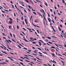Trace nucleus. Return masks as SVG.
<instances>
[{
	"instance_id": "nucleus-38",
	"label": "nucleus",
	"mask_w": 66,
	"mask_h": 66,
	"mask_svg": "<svg viewBox=\"0 0 66 66\" xmlns=\"http://www.w3.org/2000/svg\"><path fill=\"white\" fill-rule=\"evenodd\" d=\"M28 7L29 9H31V6H28Z\"/></svg>"
},
{
	"instance_id": "nucleus-15",
	"label": "nucleus",
	"mask_w": 66,
	"mask_h": 66,
	"mask_svg": "<svg viewBox=\"0 0 66 66\" xmlns=\"http://www.w3.org/2000/svg\"><path fill=\"white\" fill-rule=\"evenodd\" d=\"M35 34H36V35H37V36H39V35H37V33L36 32H35Z\"/></svg>"
},
{
	"instance_id": "nucleus-31",
	"label": "nucleus",
	"mask_w": 66,
	"mask_h": 66,
	"mask_svg": "<svg viewBox=\"0 0 66 66\" xmlns=\"http://www.w3.org/2000/svg\"><path fill=\"white\" fill-rule=\"evenodd\" d=\"M13 36L14 37V38H16V37H15V35L13 34Z\"/></svg>"
},
{
	"instance_id": "nucleus-13",
	"label": "nucleus",
	"mask_w": 66,
	"mask_h": 66,
	"mask_svg": "<svg viewBox=\"0 0 66 66\" xmlns=\"http://www.w3.org/2000/svg\"><path fill=\"white\" fill-rule=\"evenodd\" d=\"M19 63L21 64V65H23V66H24V65L23 64V63L22 62H19Z\"/></svg>"
},
{
	"instance_id": "nucleus-42",
	"label": "nucleus",
	"mask_w": 66,
	"mask_h": 66,
	"mask_svg": "<svg viewBox=\"0 0 66 66\" xmlns=\"http://www.w3.org/2000/svg\"><path fill=\"white\" fill-rule=\"evenodd\" d=\"M3 64H7V63H6V62H3Z\"/></svg>"
},
{
	"instance_id": "nucleus-55",
	"label": "nucleus",
	"mask_w": 66,
	"mask_h": 66,
	"mask_svg": "<svg viewBox=\"0 0 66 66\" xmlns=\"http://www.w3.org/2000/svg\"><path fill=\"white\" fill-rule=\"evenodd\" d=\"M12 41H13V42H15V41L13 39H12Z\"/></svg>"
},
{
	"instance_id": "nucleus-33",
	"label": "nucleus",
	"mask_w": 66,
	"mask_h": 66,
	"mask_svg": "<svg viewBox=\"0 0 66 66\" xmlns=\"http://www.w3.org/2000/svg\"><path fill=\"white\" fill-rule=\"evenodd\" d=\"M8 49H10V50H12V49H11V48H10L9 47H8Z\"/></svg>"
},
{
	"instance_id": "nucleus-45",
	"label": "nucleus",
	"mask_w": 66,
	"mask_h": 66,
	"mask_svg": "<svg viewBox=\"0 0 66 66\" xmlns=\"http://www.w3.org/2000/svg\"><path fill=\"white\" fill-rule=\"evenodd\" d=\"M52 37H54V38H57V37H55L53 36H52Z\"/></svg>"
},
{
	"instance_id": "nucleus-26",
	"label": "nucleus",
	"mask_w": 66,
	"mask_h": 66,
	"mask_svg": "<svg viewBox=\"0 0 66 66\" xmlns=\"http://www.w3.org/2000/svg\"><path fill=\"white\" fill-rule=\"evenodd\" d=\"M54 45H56V46H57V47H59V46H58V45L57 44H55Z\"/></svg>"
},
{
	"instance_id": "nucleus-19",
	"label": "nucleus",
	"mask_w": 66,
	"mask_h": 66,
	"mask_svg": "<svg viewBox=\"0 0 66 66\" xmlns=\"http://www.w3.org/2000/svg\"><path fill=\"white\" fill-rule=\"evenodd\" d=\"M25 1L26 2H27V3H29V2L27 0H25Z\"/></svg>"
},
{
	"instance_id": "nucleus-12",
	"label": "nucleus",
	"mask_w": 66,
	"mask_h": 66,
	"mask_svg": "<svg viewBox=\"0 0 66 66\" xmlns=\"http://www.w3.org/2000/svg\"><path fill=\"white\" fill-rule=\"evenodd\" d=\"M47 38L48 39H51V38L50 37H47Z\"/></svg>"
},
{
	"instance_id": "nucleus-35",
	"label": "nucleus",
	"mask_w": 66,
	"mask_h": 66,
	"mask_svg": "<svg viewBox=\"0 0 66 66\" xmlns=\"http://www.w3.org/2000/svg\"><path fill=\"white\" fill-rule=\"evenodd\" d=\"M29 40V41H30V42H34V40Z\"/></svg>"
},
{
	"instance_id": "nucleus-52",
	"label": "nucleus",
	"mask_w": 66,
	"mask_h": 66,
	"mask_svg": "<svg viewBox=\"0 0 66 66\" xmlns=\"http://www.w3.org/2000/svg\"><path fill=\"white\" fill-rule=\"evenodd\" d=\"M40 6H41V7H42V8H43V6H42V5H40Z\"/></svg>"
},
{
	"instance_id": "nucleus-60",
	"label": "nucleus",
	"mask_w": 66,
	"mask_h": 66,
	"mask_svg": "<svg viewBox=\"0 0 66 66\" xmlns=\"http://www.w3.org/2000/svg\"><path fill=\"white\" fill-rule=\"evenodd\" d=\"M30 2H32V4H33V2H32V1L31 0H30Z\"/></svg>"
},
{
	"instance_id": "nucleus-59",
	"label": "nucleus",
	"mask_w": 66,
	"mask_h": 66,
	"mask_svg": "<svg viewBox=\"0 0 66 66\" xmlns=\"http://www.w3.org/2000/svg\"><path fill=\"white\" fill-rule=\"evenodd\" d=\"M1 11H2V12L3 13H5V12L4 11H3L2 10Z\"/></svg>"
},
{
	"instance_id": "nucleus-28",
	"label": "nucleus",
	"mask_w": 66,
	"mask_h": 66,
	"mask_svg": "<svg viewBox=\"0 0 66 66\" xmlns=\"http://www.w3.org/2000/svg\"><path fill=\"white\" fill-rule=\"evenodd\" d=\"M60 27H61V28H62L63 27V26H62V25H60Z\"/></svg>"
},
{
	"instance_id": "nucleus-29",
	"label": "nucleus",
	"mask_w": 66,
	"mask_h": 66,
	"mask_svg": "<svg viewBox=\"0 0 66 66\" xmlns=\"http://www.w3.org/2000/svg\"><path fill=\"white\" fill-rule=\"evenodd\" d=\"M51 48H53L54 49H55V47H51Z\"/></svg>"
},
{
	"instance_id": "nucleus-54",
	"label": "nucleus",
	"mask_w": 66,
	"mask_h": 66,
	"mask_svg": "<svg viewBox=\"0 0 66 66\" xmlns=\"http://www.w3.org/2000/svg\"><path fill=\"white\" fill-rule=\"evenodd\" d=\"M14 16H16V14H15V13H14Z\"/></svg>"
},
{
	"instance_id": "nucleus-49",
	"label": "nucleus",
	"mask_w": 66,
	"mask_h": 66,
	"mask_svg": "<svg viewBox=\"0 0 66 66\" xmlns=\"http://www.w3.org/2000/svg\"><path fill=\"white\" fill-rule=\"evenodd\" d=\"M50 11H51V12H52V10L51 9H50Z\"/></svg>"
},
{
	"instance_id": "nucleus-20",
	"label": "nucleus",
	"mask_w": 66,
	"mask_h": 66,
	"mask_svg": "<svg viewBox=\"0 0 66 66\" xmlns=\"http://www.w3.org/2000/svg\"><path fill=\"white\" fill-rule=\"evenodd\" d=\"M62 3H65V1H64V0H62Z\"/></svg>"
},
{
	"instance_id": "nucleus-48",
	"label": "nucleus",
	"mask_w": 66,
	"mask_h": 66,
	"mask_svg": "<svg viewBox=\"0 0 66 66\" xmlns=\"http://www.w3.org/2000/svg\"><path fill=\"white\" fill-rule=\"evenodd\" d=\"M48 43H50V44H52V43H51L50 42H48Z\"/></svg>"
},
{
	"instance_id": "nucleus-18",
	"label": "nucleus",
	"mask_w": 66,
	"mask_h": 66,
	"mask_svg": "<svg viewBox=\"0 0 66 66\" xmlns=\"http://www.w3.org/2000/svg\"><path fill=\"white\" fill-rule=\"evenodd\" d=\"M36 1L38 2H40V3H41V2H40V1L39 0H36Z\"/></svg>"
},
{
	"instance_id": "nucleus-21",
	"label": "nucleus",
	"mask_w": 66,
	"mask_h": 66,
	"mask_svg": "<svg viewBox=\"0 0 66 66\" xmlns=\"http://www.w3.org/2000/svg\"><path fill=\"white\" fill-rule=\"evenodd\" d=\"M11 27H12V26H9V29H12L11 28Z\"/></svg>"
},
{
	"instance_id": "nucleus-47",
	"label": "nucleus",
	"mask_w": 66,
	"mask_h": 66,
	"mask_svg": "<svg viewBox=\"0 0 66 66\" xmlns=\"http://www.w3.org/2000/svg\"><path fill=\"white\" fill-rule=\"evenodd\" d=\"M8 41H9V42H10V43H11V40L9 39L8 40Z\"/></svg>"
},
{
	"instance_id": "nucleus-37",
	"label": "nucleus",
	"mask_w": 66,
	"mask_h": 66,
	"mask_svg": "<svg viewBox=\"0 0 66 66\" xmlns=\"http://www.w3.org/2000/svg\"><path fill=\"white\" fill-rule=\"evenodd\" d=\"M42 10L43 12L44 13L45 12L44 11V10H43V9H42Z\"/></svg>"
},
{
	"instance_id": "nucleus-62",
	"label": "nucleus",
	"mask_w": 66,
	"mask_h": 66,
	"mask_svg": "<svg viewBox=\"0 0 66 66\" xmlns=\"http://www.w3.org/2000/svg\"><path fill=\"white\" fill-rule=\"evenodd\" d=\"M35 46H37V47H39V46L37 44H36Z\"/></svg>"
},
{
	"instance_id": "nucleus-61",
	"label": "nucleus",
	"mask_w": 66,
	"mask_h": 66,
	"mask_svg": "<svg viewBox=\"0 0 66 66\" xmlns=\"http://www.w3.org/2000/svg\"><path fill=\"white\" fill-rule=\"evenodd\" d=\"M23 29L25 31H26V29H25V28H23Z\"/></svg>"
},
{
	"instance_id": "nucleus-16",
	"label": "nucleus",
	"mask_w": 66,
	"mask_h": 66,
	"mask_svg": "<svg viewBox=\"0 0 66 66\" xmlns=\"http://www.w3.org/2000/svg\"><path fill=\"white\" fill-rule=\"evenodd\" d=\"M45 4L46 5V6H48V4L46 3L45 2Z\"/></svg>"
},
{
	"instance_id": "nucleus-27",
	"label": "nucleus",
	"mask_w": 66,
	"mask_h": 66,
	"mask_svg": "<svg viewBox=\"0 0 66 66\" xmlns=\"http://www.w3.org/2000/svg\"><path fill=\"white\" fill-rule=\"evenodd\" d=\"M61 13H59V12H58V14L59 15H61Z\"/></svg>"
},
{
	"instance_id": "nucleus-7",
	"label": "nucleus",
	"mask_w": 66,
	"mask_h": 66,
	"mask_svg": "<svg viewBox=\"0 0 66 66\" xmlns=\"http://www.w3.org/2000/svg\"><path fill=\"white\" fill-rule=\"evenodd\" d=\"M48 21H49V22H51V21H50V20H51L50 19V18H48Z\"/></svg>"
},
{
	"instance_id": "nucleus-9",
	"label": "nucleus",
	"mask_w": 66,
	"mask_h": 66,
	"mask_svg": "<svg viewBox=\"0 0 66 66\" xmlns=\"http://www.w3.org/2000/svg\"><path fill=\"white\" fill-rule=\"evenodd\" d=\"M9 23H10V24H12V21H9Z\"/></svg>"
},
{
	"instance_id": "nucleus-4",
	"label": "nucleus",
	"mask_w": 66,
	"mask_h": 66,
	"mask_svg": "<svg viewBox=\"0 0 66 66\" xmlns=\"http://www.w3.org/2000/svg\"><path fill=\"white\" fill-rule=\"evenodd\" d=\"M1 51V52H3V53H5V54H7V53H6L5 52H3V51Z\"/></svg>"
},
{
	"instance_id": "nucleus-3",
	"label": "nucleus",
	"mask_w": 66,
	"mask_h": 66,
	"mask_svg": "<svg viewBox=\"0 0 66 66\" xmlns=\"http://www.w3.org/2000/svg\"><path fill=\"white\" fill-rule=\"evenodd\" d=\"M38 14L40 16H41L42 18H43V15H41V14L39 13V12H37Z\"/></svg>"
},
{
	"instance_id": "nucleus-2",
	"label": "nucleus",
	"mask_w": 66,
	"mask_h": 66,
	"mask_svg": "<svg viewBox=\"0 0 66 66\" xmlns=\"http://www.w3.org/2000/svg\"><path fill=\"white\" fill-rule=\"evenodd\" d=\"M25 21L26 22V24H28V22H27V19H25Z\"/></svg>"
},
{
	"instance_id": "nucleus-43",
	"label": "nucleus",
	"mask_w": 66,
	"mask_h": 66,
	"mask_svg": "<svg viewBox=\"0 0 66 66\" xmlns=\"http://www.w3.org/2000/svg\"><path fill=\"white\" fill-rule=\"evenodd\" d=\"M16 27H17V29H19V26H17Z\"/></svg>"
},
{
	"instance_id": "nucleus-5",
	"label": "nucleus",
	"mask_w": 66,
	"mask_h": 66,
	"mask_svg": "<svg viewBox=\"0 0 66 66\" xmlns=\"http://www.w3.org/2000/svg\"><path fill=\"white\" fill-rule=\"evenodd\" d=\"M8 57V58H9V59H10V60H11V61H13L14 60H13V59H12L10 57Z\"/></svg>"
},
{
	"instance_id": "nucleus-1",
	"label": "nucleus",
	"mask_w": 66,
	"mask_h": 66,
	"mask_svg": "<svg viewBox=\"0 0 66 66\" xmlns=\"http://www.w3.org/2000/svg\"><path fill=\"white\" fill-rule=\"evenodd\" d=\"M29 39H31V40H32V39H33V40H37L36 39V38H35L34 39H33V38H32V37H30L29 38Z\"/></svg>"
},
{
	"instance_id": "nucleus-6",
	"label": "nucleus",
	"mask_w": 66,
	"mask_h": 66,
	"mask_svg": "<svg viewBox=\"0 0 66 66\" xmlns=\"http://www.w3.org/2000/svg\"><path fill=\"white\" fill-rule=\"evenodd\" d=\"M39 43V44L40 46H41V45H42V44L41 43V42L39 41L38 42Z\"/></svg>"
},
{
	"instance_id": "nucleus-30",
	"label": "nucleus",
	"mask_w": 66,
	"mask_h": 66,
	"mask_svg": "<svg viewBox=\"0 0 66 66\" xmlns=\"http://www.w3.org/2000/svg\"><path fill=\"white\" fill-rule=\"evenodd\" d=\"M47 14H48V16L49 17H50V15H49V13H47Z\"/></svg>"
},
{
	"instance_id": "nucleus-11",
	"label": "nucleus",
	"mask_w": 66,
	"mask_h": 66,
	"mask_svg": "<svg viewBox=\"0 0 66 66\" xmlns=\"http://www.w3.org/2000/svg\"><path fill=\"white\" fill-rule=\"evenodd\" d=\"M23 40L25 41H26V42H29V41H28L26 39H23Z\"/></svg>"
},
{
	"instance_id": "nucleus-34",
	"label": "nucleus",
	"mask_w": 66,
	"mask_h": 66,
	"mask_svg": "<svg viewBox=\"0 0 66 66\" xmlns=\"http://www.w3.org/2000/svg\"><path fill=\"white\" fill-rule=\"evenodd\" d=\"M10 53H11V54H13V55H14V53H12L10 52Z\"/></svg>"
},
{
	"instance_id": "nucleus-40",
	"label": "nucleus",
	"mask_w": 66,
	"mask_h": 66,
	"mask_svg": "<svg viewBox=\"0 0 66 66\" xmlns=\"http://www.w3.org/2000/svg\"><path fill=\"white\" fill-rule=\"evenodd\" d=\"M37 48L39 49V50H42V49H41L38 48V47H37Z\"/></svg>"
},
{
	"instance_id": "nucleus-32",
	"label": "nucleus",
	"mask_w": 66,
	"mask_h": 66,
	"mask_svg": "<svg viewBox=\"0 0 66 66\" xmlns=\"http://www.w3.org/2000/svg\"><path fill=\"white\" fill-rule=\"evenodd\" d=\"M12 7L14 9H15V8H14V5H13V4H12Z\"/></svg>"
},
{
	"instance_id": "nucleus-51",
	"label": "nucleus",
	"mask_w": 66,
	"mask_h": 66,
	"mask_svg": "<svg viewBox=\"0 0 66 66\" xmlns=\"http://www.w3.org/2000/svg\"><path fill=\"white\" fill-rule=\"evenodd\" d=\"M37 32L38 33H39V31H38V30H37Z\"/></svg>"
},
{
	"instance_id": "nucleus-41",
	"label": "nucleus",
	"mask_w": 66,
	"mask_h": 66,
	"mask_svg": "<svg viewBox=\"0 0 66 66\" xmlns=\"http://www.w3.org/2000/svg\"><path fill=\"white\" fill-rule=\"evenodd\" d=\"M4 10L5 11H6L7 12H9V11L7 10H6L5 9H4Z\"/></svg>"
},
{
	"instance_id": "nucleus-46",
	"label": "nucleus",
	"mask_w": 66,
	"mask_h": 66,
	"mask_svg": "<svg viewBox=\"0 0 66 66\" xmlns=\"http://www.w3.org/2000/svg\"><path fill=\"white\" fill-rule=\"evenodd\" d=\"M62 55H65V56H66V54H64V53H63V54H62Z\"/></svg>"
},
{
	"instance_id": "nucleus-64",
	"label": "nucleus",
	"mask_w": 66,
	"mask_h": 66,
	"mask_svg": "<svg viewBox=\"0 0 66 66\" xmlns=\"http://www.w3.org/2000/svg\"><path fill=\"white\" fill-rule=\"evenodd\" d=\"M64 47L66 48V44H65V45L64 46Z\"/></svg>"
},
{
	"instance_id": "nucleus-24",
	"label": "nucleus",
	"mask_w": 66,
	"mask_h": 66,
	"mask_svg": "<svg viewBox=\"0 0 66 66\" xmlns=\"http://www.w3.org/2000/svg\"><path fill=\"white\" fill-rule=\"evenodd\" d=\"M18 46L19 47L20 49L21 48V47H20V45H18Z\"/></svg>"
},
{
	"instance_id": "nucleus-39",
	"label": "nucleus",
	"mask_w": 66,
	"mask_h": 66,
	"mask_svg": "<svg viewBox=\"0 0 66 66\" xmlns=\"http://www.w3.org/2000/svg\"><path fill=\"white\" fill-rule=\"evenodd\" d=\"M52 55H53V56H54V54L53 53V54H52Z\"/></svg>"
},
{
	"instance_id": "nucleus-44",
	"label": "nucleus",
	"mask_w": 66,
	"mask_h": 66,
	"mask_svg": "<svg viewBox=\"0 0 66 66\" xmlns=\"http://www.w3.org/2000/svg\"><path fill=\"white\" fill-rule=\"evenodd\" d=\"M32 24H33V25L34 26H35V27H36V26L35 25H34V24H33V23H32Z\"/></svg>"
},
{
	"instance_id": "nucleus-22",
	"label": "nucleus",
	"mask_w": 66,
	"mask_h": 66,
	"mask_svg": "<svg viewBox=\"0 0 66 66\" xmlns=\"http://www.w3.org/2000/svg\"><path fill=\"white\" fill-rule=\"evenodd\" d=\"M33 13L34 14H35V15H36V12H33Z\"/></svg>"
},
{
	"instance_id": "nucleus-56",
	"label": "nucleus",
	"mask_w": 66,
	"mask_h": 66,
	"mask_svg": "<svg viewBox=\"0 0 66 66\" xmlns=\"http://www.w3.org/2000/svg\"><path fill=\"white\" fill-rule=\"evenodd\" d=\"M38 53L39 54H43L42 53H40V52H38Z\"/></svg>"
},
{
	"instance_id": "nucleus-23",
	"label": "nucleus",
	"mask_w": 66,
	"mask_h": 66,
	"mask_svg": "<svg viewBox=\"0 0 66 66\" xmlns=\"http://www.w3.org/2000/svg\"><path fill=\"white\" fill-rule=\"evenodd\" d=\"M10 34L11 36V37H12V34H11V33H10Z\"/></svg>"
},
{
	"instance_id": "nucleus-63",
	"label": "nucleus",
	"mask_w": 66,
	"mask_h": 66,
	"mask_svg": "<svg viewBox=\"0 0 66 66\" xmlns=\"http://www.w3.org/2000/svg\"><path fill=\"white\" fill-rule=\"evenodd\" d=\"M15 7H16V8H17V6H16V4H15Z\"/></svg>"
},
{
	"instance_id": "nucleus-50",
	"label": "nucleus",
	"mask_w": 66,
	"mask_h": 66,
	"mask_svg": "<svg viewBox=\"0 0 66 66\" xmlns=\"http://www.w3.org/2000/svg\"><path fill=\"white\" fill-rule=\"evenodd\" d=\"M1 27L2 28H3V29H4V27H3V25H2Z\"/></svg>"
},
{
	"instance_id": "nucleus-57",
	"label": "nucleus",
	"mask_w": 66,
	"mask_h": 66,
	"mask_svg": "<svg viewBox=\"0 0 66 66\" xmlns=\"http://www.w3.org/2000/svg\"><path fill=\"white\" fill-rule=\"evenodd\" d=\"M43 45H47V44H46V43H44L43 44Z\"/></svg>"
},
{
	"instance_id": "nucleus-17",
	"label": "nucleus",
	"mask_w": 66,
	"mask_h": 66,
	"mask_svg": "<svg viewBox=\"0 0 66 66\" xmlns=\"http://www.w3.org/2000/svg\"><path fill=\"white\" fill-rule=\"evenodd\" d=\"M32 44H36V42H32Z\"/></svg>"
},
{
	"instance_id": "nucleus-53",
	"label": "nucleus",
	"mask_w": 66,
	"mask_h": 66,
	"mask_svg": "<svg viewBox=\"0 0 66 66\" xmlns=\"http://www.w3.org/2000/svg\"><path fill=\"white\" fill-rule=\"evenodd\" d=\"M19 61H22V62H23V60H21L19 59Z\"/></svg>"
},
{
	"instance_id": "nucleus-10",
	"label": "nucleus",
	"mask_w": 66,
	"mask_h": 66,
	"mask_svg": "<svg viewBox=\"0 0 66 66\" xmlns=\"http://www.w3.org/2000/svg\"><path fill=\"white\" fill-rule=\"evenodd\" d=\"M58 29L60 31H62V30H61V28L60 27H58Z\"/></svg>"
},
{
	"instance_id": "nucleus-14",
	"label": "nucleus",
	"mask_w": 66,
	"mask_h": 66,
	"mask_svg": "<svg viewBox=\"0 0 66 66\" xmlns=\"http://www.w3.org/2000/svg\"><path fill=\"white\" fill-rule=\"evenodd\" d=\"M43 53H44V54H47V53L46 52H42Z\"/></svg>"
},
{
	"instance_id": "nucleus-58",
	"label": "nucleus",
	"mask_w": 66,
	"mask_h": 66,
	"mask_svg": "<svg viewBox=\"0 0 66 66\" xmlns=\"http://www.w3.org/2000/svg\"><path fill=\"white\" fill-rule=\"evenodd\" d=\"M23 48L24 49H25L26 50H27V48H26L25 47H23Z\"/></svg>"
},
{
	"instance_id": "nucleus-8",
	"label": "nucleus",
	"mask_w": 66,
	"mask_h": 66,
	"mask_svg": "<svg viewBox=\"0 0 66 66\" xmlns=\"http://www.w3.org/2000/svg\"><path fill=\"white\" fill-rule=\"evenodd\" d=\"M24 57L25 59H27V60H30V59H29V58L27 57Z\"/></svg>"
},
{
	"instance_id": "nucleus-36",
	"label": "nucleus",
	"mask_w": 66,
	"mask_h": 66,
	"mask_svg": "<svg viewBox=\"0 0 66 66\" xmlns=\"http://www.w3.org/2000/svg\"><path fill=\"white\" fill-rule=\"evenodd\" d=\"M29 55V56H31V57H34L33 56H31L30 55Z\"/></svg>"
},
{
	"instance_id": "nucleus-25",
	"label": "nucleus",
	"mask_w": 66,
	"mask_h": 66,
	"mask_svg": "<svg viewBox=\"0 0 66 66\" xmlns=\"http://www.w3.org/2000/svg\"><path fill=\"white\" fill-rule=\"evenodd\" d=\"M44 19H45V20L46 21H47V20H46V18H45V17H44Z\"/></svg>"
}]
</instances>
